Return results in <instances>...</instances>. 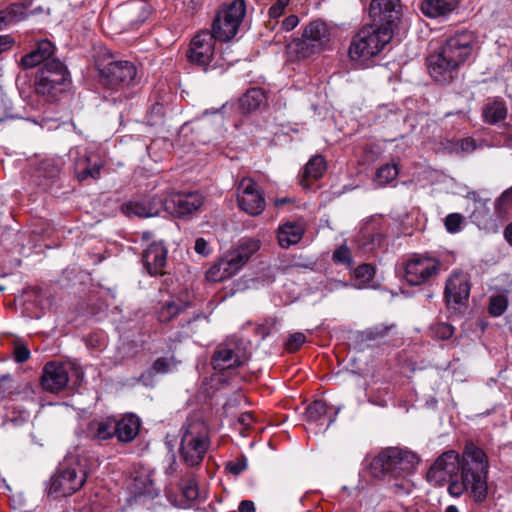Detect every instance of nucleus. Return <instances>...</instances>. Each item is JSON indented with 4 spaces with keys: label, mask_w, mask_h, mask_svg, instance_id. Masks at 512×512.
<instances>
[{
    "label": "nucleus",
    "mask_w": 512,
    "mask_h": 512,
    "mask_svg": "<svg viewBox=\"0 0 512 512\" xmlns=\"http://www.w3.org/2000/svg\"><path fill=\"white\" fill-rule=\"evenodd\" d=\"M489 461L486 453L474 443L465 445L462 456L455 450L443 452L427 472V480L434 486L448 483L450 496L467 494L477 505L488 497Z\"/></svg>",
    "instance_id": "obj_1"
},
{
    "label": "nucleus",
    "mask_w": 512,
    "mask_h": 512,
    "mask_svg": "<svg viewBox=\"0 0 512 512\" xmlns=\"http://www.w3.org/2000/svg\"><path fill=\"white\" fill-rule=\"evenodd\" d=\"M418 461L417 455L410 451L389 447L372 459L369 468L375 478L381 479L386 476L395 479L403 478L400 483L394 484L395 492L408 494L411 486L404 478L412 473Z\"/></svg>",
    "instance_id": "obj_2"
},
{
    "label": "nucleus",
    "mask_w": 512,
    "mask_h": 512,
    "mask_svg": "<svg viewBox=\"0 0 512 512\" xmlns=\"http://www.w3.org/2000/svg\"><path fill=\"white\" fill-rule=\"evenodd\" d=\"M179 455L189 467L199 466L209 449L208 426L201 420L188 417L181 428Z\"/></svg>",
    "instance_id": "obj_3"
},
{
    "label": "nucleus",
    "mask_w": 512,
    "mask_h": 512,
    "mask_svg": "<svg viewBox=\"0 0 512 512\" xmlns=\"http://www.w3.org/2000/svg\"><path fill=\"white\" fill-rule=\"evenodd\" d=\"M393 32L391 27H381L379 24L362 26L352 38L349 47L351 60H367L379 54L391 41Z\"/></svg>",
    "instance_id": "obj_4"
},
{
    "label": "nucleus",
    "mask_w": 512,
    "mask_h": 512,
    "mask_svg": "<svg viewBox=\"0 0 512 512\" xmlns=\"http://www.w3.org/2000/svg\"><path fill=\"white\" fill-rule=\"evenodd\" d=\"M87 480L85 465L76 456L66 457L51 477L50 493L70 496L83 487Z\"/></svg>",
    "instance_id": "obj_5"
},
{
    "label": "nucleus",
    "mask_w": 512,
    "mask_h": 512,
    "mask_svg": "<svg viewBox=\"0 0 512 512\" xmlns=\"http://www.w3.org/2000/svg\"><path fill=\"white\" fill-rule=\"evenodd\" d=\"M216 38L208 30L197 33L191 40L187 51L188 61L201 67L205 72L217 68H222L225 64L231 65L236 59H227L225 57H216L215 43Z\"/></svg>",
    "instance_id": "obj_6"
},
{
    "label": "nucleus",
    "mask_w": 512,
    "mask_h": 512,
    "mask_svg": "<svg viewBox=\"0 0 512 512\" xmlns=\"http://www.w3.org/2000/svg\"><path fill=\"white\" fill-rule=\"evenodd\" d=\"M246 14L244 0H234L216 14L210 31L219 41L227 42L236 36Z\"/></svg>",
    "instance_id": "obj_7"
},
{
    "label": "nucleus",
    "mask_w": 512,
    "mask_h": 512,
    "mask_svg": "<svg viewBox=\"0 0 512 512\" xmlns=\"http://www.w3.org/2000/svg\"><path fill=\"white\" fill-rule=\"evenodd\" d=\"M247 343L240 338L230 337L219 343L212 355L213 369L224 371L243 366L249 360Z\"/></svg>",
    "instance_id": "obj_8"
},
{
    "label": "nucleus",
    "mask_w": 512,
    "mask_h": 512,
    "mask_svg": "<svg viewBox=\"0 0 512 512\" xmlns=\"http://www.w3.org/2000/svg\"><path fill=\"white\" fill-rule=\"evenodd\" d=\"M68 77L67 68L61 61H47L36 75L35 91L42 96H54L63 90Z\"/></svg>",
    "instance_id": "obj_9"
},
{
    "label": "nucleus",
    "mask_w": 512,
    "mask_h": 512,
    "mask_svg": "<svg viewBox=\"0 0 512 512\" xmlns=\"http://www.w3.org/2000/svg\"><path fill=\"white\" fill-rule=\"evenodd\" d=\"M441 263L434 257L414 254L402 266V276L410 285H421L440 271Z\"/></svg>",
    "instance_id": "obj_10"
},
{
    "label": "nucleus",
    "mask_w": 512,
    "mask_h": 512,
    "mask_svg": "<svg viewBox=\"0 0 512 512\" xmlns=\"http://www.w3.org/2000/svg\"><path fill=\"white\" fill-rule=\"evenodd\" d=\"M100 75V81L104 87L118 91L133 84L137 69L129 61H111L100 69Z\"/></svg>",
    "instance_id": "obj_11"
},
{
    "label": "nucleus",
    "mask_w": 512,
    "mask_h": 512,
    "mask_svg": "<svg viewBox=\"0 0 512 512\" xmlns=\"http://www.w3.org/2000/svg\"><path fill=\"white\" fill-rule=\"evenodd\" d=\"M475 50L476 36L474 33L461 31L448 38L439 51L460 67L473 55Z\"/></svg>",
    "instance_id": "obj_12"
},
{
    "label": "nucleus",
    "mask_w": 512,
    "mask_h": 512,
    "mask_svg": "<svg viewBox=\"0 0 512 512\" xmlns=\"http://www.w3.org/2000/svg\"><path fill=\"white\" fill-rule=\"evenodd\" d=\"M203 203L204 197L197 191L175 192L163 199V210L176 217L186 218L198 212Z\"/></svg>",
    "instance_id": "obj_13"
},
{
    "label": "nucleus",
    "mask_w": 512,
    "mask_h": 512,
    "mask_svg": "<svg viewBox=\"0 0 512 512\" xmlns=\"http://www.w3.org/2000/svg\"><path fill=\"white\" fill-rule=\"evenodd\" d=\"M237 201L240 209L251 216L260 215L266 206L263 193L257 183L249 177H245L239 182Z\"/></svg>",
    "instance_id": "obj_14"
},
{
    "label": "nucleus",
    "mask_w": 512,
    "mask_h": 512,
    "mask_svg": "<svg viewBox=\"0 0 512 512\" xmlns=\"http://www.w3.org/2000/svg\"><path fill=\"white\" fill-rule=\"evenodd\" d=\"M471 290L469 276L463 272H453L446 281L444 297L448 307L456 309L468 302Z\"/></svg>",
    "instance_id": "obj_15"
},
{
    "label": "nucleus",
    "mask_w": 512,
    "mask_h": 512,
    "mask_svg": "<svg viewBox=\"0 0 512 512\" xmlns=\"http://www.w3.org/2000/svg\"><path fill=\"white\" fill-rule=\"evenodd\" d=\"M69 381L68 366L63 363L48 362L41 376L43 389L50 393H59L64 390Z\"/></svg>",
    "instance_id": "obj_16"
},
{
    "label": "nucleus",
    "mask_w": 512,
    "mask_h": 512,
    "mask_svg": "<svg viewBox=\"0 0 512 512\" xmlns=\"http://www.w3.org/2000/svg\"><path fill=\"white\" fill-rule=\"evenodd\" d=\"M399 0H372L369 8L370 17L373 23L381 27H391L393 30L400 18L398 9Z\"/></svg>",
    "instance_id": "obj_17"
},
{
    "label": "nucleus",
    "mask_w": 512,
    "mask_h": 512,
    "mask_svg": "<svg viewBox=\"0 0 512 512\" xmlns=\"http://www.w3.org/2000/svg\"><path fill=\"white\" fill-rule=\"evenodd\" d=\"M427 65L431 77L440 83H450L456 77L459 69L440 51L428 56Z\"/></svg>",
    "instance_id": "obj_18"
},
{
    "label": "nucleus",
    "mask_w": 512,
    "mask_h": 512,
    "mask_svg": "<svg viewBox=\"0 0 512 512\" xmlns=\"http://www.w3.org/2000/svg\"><path fill=\"white\" fill-rule=\"evenodd\" d=\"M167 253V248L162 242H153L144 250L142 260L150 276L165 274Z\"/></svg>",
    "instance_id": "obj_19"
},
{
    "label": "nucleus",
    "mask_w": 512,
    "mask_h": 512,
    "mask_svg": "<svg viewBox=\"0 0 512 512\" xmlns=\"http://www.w3.org/2000/svg\"><path fill=\"white\" fill-rule=\"evenodd\" d=\"M122 212L127 216L153 217L163 210V198L153 196L147 199L131 200L121 207Z\"/></svg>",
    "instance_id": "obj_20"
},
{
    "label": "nucleus",
    "mask_w": 512,
    "mask_h": 512,
    "mask_svg": "<svg viewBox=\"0 0 512 512\" xmlns=\"http://www.w3.org/2000/svg\"><path fill=\"white\" fill-rule=\"evenodd\" d=\"M457 0H422L419 9L431 19L448 18L458 8Z\"/></svg>",
    "instance_id": "obj_21"
},
{
    "label": "nucleus",
    "mask_w": 512,
    "mask_h": 512,
    "mask_svg": "<svg viewBox=\"0 0 512 512\" xmlns=\"http://www.w3.org/2000/svg\"><path fill=\"white\" fill-rule=\"evenodd\" d=\"M116 419L113 417L96 418L89 422L86 435L94 441L111 439L116 433Z\"/></svg>",
    "instance_id": "obj_22"
},
{
    "label": "nucleus",
    "mask_w": 512,
    "mask_h": 512,
    "mask_svg": "<svg viewBox=\"0 0 512 512\" xmlns=\"http://www.w3.org/2000/svg\"><path fill=\"white\" fill-rule=\"evenodd\" d=\"M54 49V45L50 41H40L35 49L22 57V67L24 69H30L40 64L44 65L47 61L52 60L50 58L54 53Z\"/></svg>",
    "instance_id": "obj_23"
},
{
    "label": "nucleus",
    "mask_w": 512,
    "mask_h": 512,
    "mask_svg": "<svg viewBox=\"0 0 512 512\" xmlns=\"http://www.w3.org/2000/svg\"><path fill=\"white\" fill-rule=\"evenodd\" d=\"M321 51L316 48L305 36L292 39L286 46L288 59L291 61L303 60Z\"/></svg>",
    "instance_id": "obj_24"
},
{
    "label": "nucleus",
    "mask_w": 512,
    "mask_h": 512,
    "mask_svg": "<svg viewBox=\"0 0 512 512\" xmlns=\"http://www.w3.org/2000/svg\"><path fill=\"white\" fill-rule=\"evenodd\" d=\"M130 490L135 497L147 496L154 498L158 495L154 488V483L151 473L146 469H139L135 471Z\"/></svg>",
    "instance_id": "obj_25"
},
{
    "label": "nucleus",
    "mask_w": 512,
    "mask_h": 512,
    "mask_svg": "<svg viewBox=\"0 0 512 512\" xmlns=\"http://www.w3.org/2000/svg\"><path fill=\"white\" fill-rule=\"evenodd\" d=\"M303 36L315 44L316 48L322 51L330 41L331 31L325 22L315 20L305 27Z\"/></svg>",
    "instance_id": "obj_26"
},
{
    "label": "nucleus",
    "mask_w": 512,
    "mask_h": 512,
    "mask_svg": "<svg viewBox=\"0 0 512 512\" xmlns=\"http://www.w3.org/2000/svg\"><path fill=\"white\" fill-rule=\"evenodd\" d=\"M240 268L236 265L233 258L228 254L209 268L206 272V279L210 282H221L236 274Z\"/></svg>",
    "instance_id": "obj_27"
},
{
    "label": "nucleus",
    "mask_w": 512,
    "mask_h": 512,
    "mask_svg": "<svg viewBox=\"0 0 512 512\" xmlns=\"http://www.w3.org/2000/svg\"><path fill=\"white\" fill-rule=\"evenodd\" d=\"M305 227L299 222H286L277 231L278 243L282 248L297 244L303 237Z\"/></svg>",
    "instance_id": "obj_28"
},
{
    "label": "nucleus",
    "mask_w": 512,
    "mask_h": 512,
    "mask_svg": "<svg viewBox=\"0 0 512 512\" xmlns=\"http://www.w3.org/2000/svg\"><path fill=\"white\" fill-rule=\"evenodd\" d=\"M140 429V420L134 414H127L122 419L116 420V433L118 441L128 443L134 440Z\"/></svg>",
    "instance_id": "obj_29"
},
{
    "label": "nucleus",
    "mask_w": 512,
    "mask_h": 512,
    "mask_svg": "<svg viewBox=\"0 0 512 512\" xmlns=\"http://www.w3.org/2000/svg\"><path fill=\"white\" fill-rule=\"evenodd\" d=\"M260 249V241L255 238H243L238 246L228 255L233 258L236 265L241 267Z\"/></svg>",
    "instance_id": "obj_30"
},
{
    "label": "nucleus",
    "mask_w": 512,
    "mask_h": 512,
    "mask_svg": "<svg viewBox=\"0 0 512 512\" xmlns=\"http://www.w3.org/2000/svg\"><path fill=\"white\" fill-rule=\"evenodd\" d=\"M327 164L322 155L313 156L305 165L300 184L304 188L310 187V182L320 179L326 171Z\"/></svg>",
    "instance_id": "obj_31"
},
{
    "label": "nucleus",
    "mask_w": 512,
    "mask_h": 512,
    "mask_svg": "<svg viewBox=\"0 0 512 512\" xmlns=\"http://www.w3.org/2000/svg\"><path fill=\"white\" fill-rule=\"evenodd\" d=\"M29 3H14L0 11V31L28 16Z\"/></svg>",
    "instance_id": "obj_32"
},
{
    "label": "nucleus",
    "mask_w": 512,
    "mask_h": 512,
    "mask_svg": "<svg viewBox=\"0 0 512 512\" xmlns=\"http://www.w3.org/2000/svg\"><path fill=\"white\" fill-rule=\"evenodd\" d=\"M62 160L60 158H47L40 162L38 167V177L44 180L39 182V185L47 189L50 182L56 179L62 168Z\"/></svg>",
    "instance_id": "obj_33"
},
{
    "label": "nucleus",
    "mask_w": 512,
    "mask_h": 512,
    "mask_svg": "<svg viewBox=\"0 0 512 512\" xmlns=\"http://www.w3.org/2000/svg\"><path fill=\"white\" fill-rule=\"evenodd\" d=\"M482 115L484 122L487 124H497L505 120L507 116V106L503 100L495 99L484 105Z\"/></svg>",
    "instance_id": "obj_34"
},
{
    "label": "nucleus",
    "mask_w": 512,
    "mask_h": 512,
    "mask_svg": "<svg viewBox=\"0 0 512 512\" xmlns=\"http://www.w3.org/2000/svg\"><path fill=\"white\" fill-rule=\"evenodd\" d=\"M306 417L309 422L321 425L327 421L326 427H329L335 420L334 417L327 416V405L322 400H315L306 408Z\"/></svg>",
    "instance_id": "obj_35"
},
{
    "label": "nucleus",
    "mask_w": 512,
    "mask_h": 512,
    "mask_svg": "<svg viewBox=\"0 0 512 512\" xmlns=\"http://www.w3.org/2000/svg\"><path fill=\"white\" fill-rule=\"evenodd\" d=\"M266 101V95L260 88L248 90L239 100L240 107L245 112H251L261 107Z\"/></svg>",
    "instance_id": "obj_36"
},
{
    "label": "nucleus",
    "mask_w": 512,
    "mask_h": 512,
    "mask_svg": "<svg viewBox=\"0 0 512 512\" xmlns=\"http://www.w3.org/2000/svg\"><path fill=\"white\" fill-rule=\"evenodd\" d=\"M172 364V359L160 357L157 358L152 366L144 371L140 379L145 385H151L154 380V376L157 374H166L170 371Z\"/></svg>",
    "instance_id": "obj_37"
},
{
    "label": "nucleus",
    "mask_w": 512,
    "mask_h": 512,
    "mask_svg": "<svg viewBox=\"0 0 512 512\" xmlns=\"http://www.w3.org/2000/svg\"><path fill=\"white\" fill-rule=\"evenodd\" d=\"M382 238L381 233L365 229L358 235L357 242L364 253H373L381 245Z\"/></svg>",
    "instance_id": "obj_38"
},
{
    "label": "nucleus",
    "mask_w": 512,
    "mask_h": 512,
    "mask_svg": "<svg viewBox=\"0 0 512 512\" xmlns=\"http://www.w3.org/2000/svg\"><path fill=\"white\" fill-rule=\"evenodd\" d=\"M484 147V141H477L472 137H465L451 143L450 150L458 155L470 154Z\"/></svg>",
    "instance_id": "obj_39"
},
{
    "label": "nucleus",
    "mask_w": 512,
    "mask_h": 512,
    "mask_svg": "<svg viewBox=\"0 0 512 512\" xmlns=\"http://www.w3.org/2000/svg\"><path fill=\"white\" fill-rule=\"evenodd\" d=\"M182 311V305L176 301H166L157 310V319L161 323L171 321Z\"/></svg>",
    "instance_id": "obj_40"
},
{
    "label": "nucleus",
    "mask_w": 512,
    "mask_h": 512,
    "mask_svg": "<svg viewBox=\"0 0 512 512\" xmlns=\"http://www.w3.org/2000/svg\"><path fill=\"white\" fill-rule=\"evenodd\" d=\"M398 168L395 164H385L376 170L374 181L384 186L396 179Z\"/></svg>",
    "instance_id": "obj_41"
},
{
    "label": "nucleus",
    "mask_w": 512,
    "mask_h": 512,
    "mask_svg": "<svg viewBox=\"0 0 512 512\" xmlns=\"http://www.w3.org/2000/svg\"><path fill=\"white\" fill-rule=\"evenodd\" d=\"M507 306V297L503 294H496L489 299L488 311L492 316L498 317L505 312Z\"/></svg>",
    "instance_id": "obj_42"
},
{
    "label": "nucleus",
    "mask_w": 512,
    "mask_h": 512,
    "mask_svg": "<svg viewBox=\"0 0 512 512\" xmlns=\"http://www.w3.org/2000/svg\"><path fill=\"white\" fill-rule=\"evenodd\" d=\"M375 275V268L371 264H362L354 271V276L359 281V288L369 284Z\"/></svg>",
    "instance_id": "obj_43"
},
{
    "label": "nucleus",
    "mask_w": 512,
    "mask_h": 512,
    "mask_svg": "<svg viewBox=\"0 0 512 512\" xmlns=\"http://www.w3.org/2000/svg\"><path fill=\"white\" fill-rule=\"evenodd\" d=\"M102 165L95 163L90 166L87 165L80 168V164H76L77 177L80 181L86 180L87 178L98 179L100 177Z\"/></svg>",
    "instance_id": "obj_44"
},
{
    "label": "nucleus",
    "mask_w": 512,
    "mask_h": 512,
    "mask_svg": "<svg viewBox=\"0 0 512 512\" xmlns=\"http://www.w3.org/2000/svg\"><path fill=\"white\" fill-rule=\"evenodd\" d=\"M393 325L377 324L364 331L365 339L367 340H378L386 337Z\"/></svg>",
    "instance_id": "obj_45"
},
{
    "label": "nucleus",
    "mask_w": 512,
    "mask_h": 512,
    "mask_svg": "<svg viewBox=\"0 0 512 512\" xmlns=\"http://www.w3.org/2000/svg\"><path fill=\"white\" fill-rule=\"evenodd\" d=\"M182 493H183V496L188 501H194V500L198 499L199 489H198L197 482L194 478L190 477L189 479H187V481L185 482V484L182 487Z\"/></svg>",
    "instance_id": "obj_46"
},
{
    "label": "nucleus",
    "mask_w": 512,
    "mask_h": 512,
    "mask_svg": "<svg viewBox=\"0 0 512 512\" xmlns=\"http://www.w3.org/2000/svg\"><path fill=\"white\" fill-rule=\"evenodd\" d=\"M464 218L459 213L448 214L445 218V227L450 233H457L461 230Z\"/></svg>",
    "instance_id": "obj_47"
},
{
    "label": "nucleus",
    "mask_w": 512,
    "mask_h": 512,
    "mask_svg": "<svg viewBox=\"0 0 512 512\" xmlns=\"http://www.w3.org/2000/svg\"><path fill=\"white\" fill-rule=\"evenodd\" d=\"M305 342L306 336L302 332H295L289 336L285 348L289 352H295L300 349Z\"/></svg>",
    "instance_id": "obj_48"
},
{
    "label": "nucleus",
    "mask_w": 512,
    "mask_h": 512,
    "mask_svg": "<svg viewBox=\"0 0 512 512\" xmlns=\"http://www.w3.org/2000/svg\"><path fill=\"white\" fill-rule=\"evenodd\" d=\"M247 468V459L244 456L226 464V469L233 475H239Z\"/></svg>",
    "instance_id": "obj_49"
},
{
    "label": "nucleus",
    "mask_w": 512,
    "mask_h": 512,
    "mask_svg": "<svg viewBox=\"0 0 512 512\" xmlns=\"http://www.w3.org/2000/svg\"><path fill=\"white\" fill-rule=\"evenodd\" d=\"M333 260L337 263L350 264L351 253L348 247L340 246L333 253Z\"/></svg>",
    "instance_id": "obj_50"
},
{
    "label": "nucleus",
    "mask_w": 512,
    "mask_h": 512,
    "mask_svg": "<svg viewBox=\"0 0 512 512\" xmlns=\"http://www.w3.org/2000/svg\"><path fill=\"white\" fill-rule=\"evenodd\" d=\"M14 360L17 363H24L30 358V350L23 344H18L14 347Z\"/></svg>",
    "instance_id": "obj_51"
},
{
    "label": "nucleus",
    "mask_w": 512,
    "mask_h": 512,
    "mask_svg": "<svg viewBox=\"0 0 512 512\" xmlns=\"http://www.w3.org/2000/svg\"><path fill=\"white\" fill-rule=\"evenodd\" d=\"M288 4L289 0H276V2L269 8V16L274 19L280 17Z\"/></svg>",
    "instance_id": "obj_52"
},
{
    "label": "nucleus",
    "mask_w": 512,
    "mask_h": 512,
    "mask_svg": "<svg viewBox=\"0 0 512 512\" xmlns=\"http://www.w3.org/2000/svg\"><path fill=\"white\" fill-rule=\"evenodd\" d=\"M435 333L441 339H448L453 335L454 328L450 324L440 323L436 326Z\"/></svg>",
    "instance_id": "obj_53"
},
{
    "label": "nucleus",
    "mask_w": 512,
    "mask_h": 512,
    "mask_svg": "<svg viewBox=\"0 0 512 512\" xmlns=\"http://www.w3.org/2000/svg\"><path fill=\"white\" fill-rule=\"evenodd\" d=\"M255 422L254 415L251 412L242 413L238 418V423L245 429H250Z\"/></svg>",
    "instance_id": "obj_54"
},
{
    "label": "nucleus",
    "mask_w": 512,
    "mask_h": 512,
    "mask_svg": "<svg viewBox=\"0 0 512 512\" xmlns=\"http://www.w3.org/2000/svg\"><path fill=\"white\" fill-rule=\"evenodd\" d=\"M194 249L198 254L203 256L208 255L210 252L209 245L204 238L196 239Z\"/></svg>",
    "instance_id": "obj_55"
},
{
    "label": "nucleus",
    "mask_w": 512,
    "mask_h": 512,
    "mask_svg": "<svg viewBox=\"0 0 512 512\" xmlns=\"http://www.w3.org/2000/svg\"><path fill=\"white\" fill-rule=\"evenodd\" d=\"M299 23V18L296 15H290L286 17L282 22V29L285 31L293 30Z\"/></svg>",
    "instance_id": "obj_56"
},
{
    "label": "nucleus",
    "mask_w": 512,
    "mask_h": 512,
    "mask_svg": "<svg viewBox=\"0 0 512 512\" xmlns=\"http://www.w3.org/2000/svg\"><path fill=\"white\" fill-rule=\"evenodd\" d=\"M239 512H255L254 502L251 500H243L240 502L238 507Z\"/></svg>",
    "instance_id": "obj_57"
},
{
    "label": "nucleus",
    "mask_w": 512,
    "mask_h": 512,
    "mask_svg": "<svg viewBox=\"0 0 512 512\" xmlns=\"http://www.w3.org/2000/svg\"><path fill=\"white\" fill-rule=\"evenodd\" d=\"M13 44V40L8 35L0 36V53L6 49H9Z\"/></svg>",
    "instance_id": "obj_58"
},
{
    "label": "nucleus",
    "mask_w": 512,
    "mask_h": 512,
    "mask_svg": "<svg viewBox=\"0 0 512 512\" xmlns=\"http://www.w3.org/2000/svg\"><path fill=\"white\" fill-rule=\"evenodd\" d=\"M504 237L508 243L512 245V223H510L504 230Z\"/></svg>",
    "instance_id": "obj_59"
},
{
    "label": "nucleus",
    "mask_w": 512,
    "mask_h": 512,
    "mask_svg": "<svg viewBox=\"0 0 512 512\" xmlns=\"http://www.w3.org/2000/svg\"><path fill=\"white\" fill-rule=\"evenodd\" d=\"M444 512H460L458 507L455 505H449L445 508Z\"/></svg>",
    "instance_id": "obj_60"
},
{
    "label": "nucleus",
    "mask_w": 512,
    "mask_h": 512,
    "mask_svg": "<svg viewBox=\"0 0 512 512\" xmlns=\"http://www.w3.org/2000/svg\"><path fill=\"white\" fill-rule=\"evenodd\" d=\"M142 238L148 240L150 238V233L149 232H143Z\"/></svg>",
    "instance_id": "obj_61"
},
{
    "label": "nucleus",
    "mask_w": 512,
    "mask_h": 512,
    "mask_svg": "<svg viewBox=\"0 0 512 512\" xmlns=\"http://www.w3.org/2000/svg\"><path fill=\"white\" fill-rule=\"evenodd\" d=\"M181 339H182V335H181L180 333H177V335H176V337H175L174 341L180 342V341H181Z\"/></svg>",
    "instance_id": "obj_62"
},
{
    "label": "nucleus",
    "mask_w": 512,
    "mask_h": 512,
    "mask_svg": "<svg viewBox=\"0 0 512 512\" xmlns=\"http://www.w3.org/2000/svg\"><path fill=\"white\" fill-rule=\"evenodd\" d=\"M287 202H288V201H287V199H281V200H279V204H285V203H287Z\"/></svg>",
    "instance_id": "obj_63"
},
{
    "label": "nucleus",
    "mask_w": 512,
    "mask_h": 512,
    "mask_svg": "<svg viewBox=\"0 0 512 512\" xmlns=\"http://www.w3.org/2000/svg\"><path fill=\"white\" fill-rule=\"evenodd\" d=\"M5 287L3 285H0V292L4 291Z\"/></svg>",
    "instance_id": "obj_64"
}]
</instances>
